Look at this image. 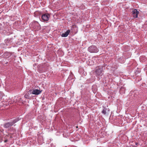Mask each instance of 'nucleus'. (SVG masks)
Instances as JSON below:
<instances>
[{"mask_svg":"<svg viewBox=\"0 0 147 147\" xmlns=\"http://www.w3.org/2000/svg\"><path fill=\"white\" fill-rule=\"evenodd\" d=\"M19 120L18 118H16L12 122H7L5 123L3 125V127L5 128H7L9 127L12 126L14 124L16 123Z\"/></svg>","mask_w":147,"mask_h":147,"instance_id":"nucleus-1","label":"nucleus"},{"mask_svg":"<svg viewBox=\"0 0 147 147\" xmlns=\"http://www.w3.org/2000/svg\"><path fill=\"white\" fill-rule=\"evenodd\" d=\"M88 50L91 53H96L98 51V50L97 47L94 45H92L89 47L88 49Z\"/></svg>","mask_w":147,"mask_h":147,"instance_id":"nucleus-2","label":"nucleus"},{"mask_svg":"<svg viewBox=\"0 0 147 147\" xmlns=\"http://www.w3.org/2000/svg\"><path fill=\"white\" fill-rule=\"evenodd\" d=\"M102 72V68L101 67H98L96 68L95 72L97 75H100Z\"/></svg>","mask_w":147,"mask_h":147,"instance_id":"nucleus-3","label":"nucleus"},{"mask_svg":"<svg viewBox=\"0 0 147 147\" xmlns=\"http://www.w3.org/2000/svg\"><path fill=\"white\" fill-rule=\"evenodd\" d=\"M50 17V15L48 13H46L42 15V18L44 21H48Z\"/></svg>","mask_w":147,"mask_h":147,"instance_id":"nucleus-4","label":"nucleus"},{"mask_svg":"<svg viewBox=\"0 0 147 147\" xmlns=\"http://www.w3.org/2000/svg\"><path fill=\"white\" fill-rule=\"evenodd\" d=\"M138 13L139 12L136 9H135L132 11V15L134 18H136L138 17Z\"/></svg>","mask_w":147,"mask_h":147,"instance_id":"nucleus-5","label":"nucleus"},{"mask_svg":"<svg viewBox=\"0 0 147 147\" xmlns=\"http://www.w3.org/2000/svg\"><path fill=\"white\" fill-rule=\"evenodd\" d=\"M42 92L41 91L37 89L33 90L32 92V93L33 94L38 95L40 94Z\"/></svg>","mask_w":147,"mask_h":147,"instance_id":"nucleus-6","label":"nucleus"},{"mask_svg":"<svg viewBox=\"0 0 147 147\" xmlns=\"http://www.w3.org/2000/svg\"><path fill=\"white\" fill-rule=\"evenodd\" d=\"M70 32V30H68L65 33L62 34L61 35V36L62 37H66L67 36Z\"/></svg>","mask_w":147,"mask_h":147,"instance_id":"nucleus-7","label":"nucleus"},{"mask_svg":"<svg viewBox=\"0 0 147 147\" xmlns=\"http://www.w3.org/2000/svg\"><path fill=\"white\" fill-rule=\"evenodd\" d=\"M3 55L4 57L7 58L11 56V54L10 52H6Z\"/></svg>","mask_w":147,"mask_h":147,"instance_id":"nucleus-8","label":"nucleus"},{"mask_svg":"<svg viewBox=\"0 0 147 147\" xmlns=\"http://www.w3.org/2000/svg\"><path fill=\"white\" fill-rule=\"evenodd\" d=\"M3 96H4V94L2 92H0V100L2 99V97Z\"/></svg>","mask_w":147,"mask_h":147,"instance_id":"nucleus-9","label":"nucleus"},{"mask_svg":"<svg viewBox=\"0 0 147 147\" xmlns=\"http://www.w3.org/2000/svg\"><path fill=\"white\" fill-rule=\"evenodd\" d=\"M102 112L104 114H106V111L105 110V109H103L102 111Z\"/></svg>","mask_w":147,"mask_h":147,"instance_id":"nucleus-10","label":"nucleus"},{"mask_svg":"<svg viewBox=\"0 0 147 147\" xmlns=\"http://www.w3.org/2000/svg\"><path fill=\"white\" fill-rule=\"evenodd\" d=\"M24 97L25 98H29V96H28V95H27V94H26L24 96Z\"/></svg>","mask_w":147,"mask_h":147,"instance_id":"nucleus-11","label":"nucleus"},{"mask_svg":"<svg viewBox=\"0 0 147 147\" xmlns=\"http://www.w3.org/2000/svg\"><path fill=\"white\" fill-rule=\"evenodd\" d=\"M7 140H5V142H7Z\"/></svg>","mask_w":147,"mask_h":147,"instance_id":"nucleus-12","label":"nucleus"}]
</instances>
